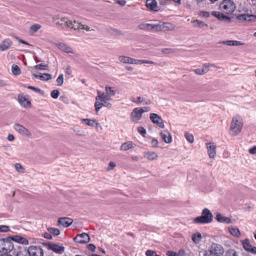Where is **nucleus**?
Here are the masks:
<instances>
[{
  "label": "nucleus",
  "instance_id": "63",
  "mask_svg": "<svg viewBox=\"0 0 256 256\" xmlns=\"http://www.w3.org/2000/svg\"><path fill=\"white\" fill-rule=\"evenodd\" d=\"M117 3L118 4H120V6H123L126 4V2L124 0H118L117 2Z\"/></svg>",
  "mask_w": 256,
  "mask_h": 256
},
{
  "label": "nucleus",
  "instance_id": "49",
  "mask_svg": "<svg viewBox=\"0 0 256 256\" xmlns=\"http://www.w3.org/2000/svg\"><path fill=\"white\" fill-rule=\"evenodd\" d=\"M60 92L57 90H54L51 92L50 96L54 98H57L59 96Z\"/></svg>",
  "mask_w": 256,
  "mask_h": 256
},
{
  "label": "nucleus",
  "instance_id": "15",
  "mask_svg": "<svg viewBox=\"0 0 256 256\" xmlns=\"http://www.w3.org/2000/svg\"><path fill=\"white\" fill-rule=\"evenodd\" d=\"M244 248L247 252L254 254H256V247L252 246L250 244L248 239L244 240L242 242Z\"/></svg>",
  "mask_w": 256,
  "mask_h": 256
},
{
  "label": "nucleus",
  "instance_id": "62",
  "mask_svg": "<svg viewBox=\"0 0 256 256\" xmlns=\"http://www.w3.org/2000/svg\"><path fill=\"white\" fill-rule=\"evenodd\" d=\"M177 254H178V256H184V250H180Z\"/></svg>",
  "mask_w": 256,
  "mask_h": 256
},
{
  "label": "nucleus",
  "instance_id": "44",
  "mask_svg": "<svg viewBox=\"0 0 256 256\" xmlns=\"http://www.w3.org/2000/svg\"><path fill=\"white\" fill-rule=\"evenodd\" d=\"M213 65L210 64H204L201 68L202 70L203 74L206 73L208 71V68L212 66Z\"/></svg>",
  "mask_w": 256,
  "mask_h": 256
},
{
  "label": "nucleus",
  "instance_id": "3",
  "mask_svg": "<svg viewBox=\"0 0 256 256\" xmlns=\"http://www.w3.org/2000/svg\"><path fill=\"white\" fill-rule=\"evenodd\" d=\"M212 220L213 216L211 212L208 208H204L202 211V215L194 218L193 222L199 224H209Z\"/></svg>",
  "mask_w": 256,
  "mask_h": 256
},
{
  "label": "nucleus",
  "instance_id": "6",
  "mask_svg": "<svg viewBox=\"0 0 256 256\" xmlns=\"http://www.w3.org/2000/svg\"><path fill=\"white\" fill-rule=\"evenodd\" d=\"M14 248V244L8 238H0V252L6 253L12 251Z\"/></svg>",
  "mask_w": 256,
  "mask_h": 256
},
{
  "label": "nucleus",
  "instance_id": "21",
  "mask_svg": "<svg viewBox=\"0 0 256 256\" xmlns=\"http://www.w3.org/2000/svg\"><path fill=\"white\" fill-rule=\"evenodd\" d=\"M32 76L36 78H39L40 80H43V81L48 80L52 78V75L50 74H46V73H44V74L39 73L38 74H32Z\"/></svg>",
  "mask_w": 256,
  "mask_h": 256
},
{
  "label": "nucleus",
  "instance_id": "7",
  "mask_svg": "<svg viewBox=\"0 0 256 256\" xmlns=\"http://www.w3.org/2000/svg\"><path fill=\"white\" fill-rule=\"evenodd\" d=\"M24 252L30 256H44V250L40 246H30Z\"/></svg>",
  "mask_w": 256,
  "mask_h": 256
},
{
  "label": "nucleus",
  "instance_id": "18",
  "mask_svg": "<svg viewBox=\"0 0 256 256\" xmlns=\"http://www.w3.org/2000/svg\"><path fill=\"white\" fill-rule=\"evenodd\" d=\"M72 219L69 218H60L58 219V224L64 228H67L72 224Z\"/></svg>",
  "mask_w": 256,
  "mask_h": 256
},
{
  "label": "nucleus",
  "instance_id": "22",
  "mask_svg": "<svg viewBox=\"0 0 256 256\" xmlns=\"http://www.w3.org/2000/svg\"><path fill=\"white\" fill-rule=\"evenodd\" d=\"M140 30L150 31L153 30H156V24H141L138 26Z\"/></svg>",
  "mask_w": 256,
  "mask_h": 256
},
{
  "label": "nucleus",
  "instance_id": "12",
  "mask_svg": "<svg viewBox=\"0 0 256 256\" xmlns=\"http://www.w3.org/2000/svg\"><path fill=\"white\" fill-rule=\"evenodd\" d=\"M237 18L242 22H254L256 20V15L250 14H240L236 16Z\"/></svg>",
  "mask_w": 256,
  "mask_h": 256
},
{
  "label": "nucleus",
  "instance_id": "36",
  "mask_svg": "<svg viewBox=\"0 0 256 256\" xmlns=\"http://www.w3.org/2000/svg\"><path fill=\"white\" fill-rule=\"evenodd\" d=\"M202 238V234L200 232H196L192 236V240L196 244H198L200 242Z\"/></svg>",
  "mask_w": 256,
  "mask_h": 256
},
{
  "label": "nucleus",
  "instance_id": "19",
  "mask_svg": "<svg viewBox=\"0 0 256 256\" xmlns=\"http://www.w3.org/2000/svg\"><path fill=\"white\" fill-rule=\"evenodd\" d=\"M18 100L20 104L24 108L30 107L31 106L30 102L22 94H20L18 95Z\"/></svg>",
  "mask_w": 256,
  "mask_h": 256
},
{
  "label": "nucleus",
  "instance_id": "30",
  "mask_svg": "<svg viewBox=\"0 0 256 256\" xmlns=\"http://www.w3.org/2000/svg\"><path fill=\"white\" fill-rule=\"evenodd\" d=\"M82 121L84 122L85 124L90 126L97 127L99 125V123L96 120L84 118L82 119Z\"/></svg>",
  "mask_w": 256,
  "mask_h": 256
},
{
  "label": "nucleus",
  "instance_id": "35",
  "mask_svg": "<svg viewBox=\"0 0 256 256\" xmlns=\"http://www.w3.org/2000/svg\"><path fill=\"white\" fill-rule=\"evenodd\" d=\"M118 59L120 62H123V63H126V64H132V62H133L132 58H130L128 56H120L118 58Z\"/></svg>",
  "mask_w": 256,
  "mask_h": 256
},
{
  "label": "nucleus",
  "instance_id": "46",
  "mask_svg": "<svg viewBox=\"0 0 256 256\" xmlns=\"http://www.w3.org/2000/svg\"><path fill=\"white\" fill-rule=\"evenodd\" d=\"M34 68L37 70H45L47 69L48 66L43 64H40L34 66Z\"/></svg>",
  "mask_w": 256,
  "mask_h": 256
},
{
  "label": "nucleus",
  "instance_id": "31",
  "mask_svg": "<svg viewBox=\"0 0 256 256\" xmlns=\"http://www.w3.org/2000/svg\"><path fill=\"white\" fill-rule=\"evenodd\" d=\"M131 100L132 102L136 104L144 102L143 104H150L152 103V102L150 100H149L146 101L145 99L140 96H138L136 98H132Z\"/></svg>",
  "mask_w": 256,
  "mask_h": 256
},
{
  "label": "nucleus",
  "instance_id": "52",
  "mask_svg": "<svg viewBox=\"0 0 256 256\" xmlns=\"http://www.w3.org/2000/svg\"><path fill=\"white\" fill-rule=\"evenodd\" d=\"M146 256H160L157 254L156 252L152 250H148L146 252Z\"/></svg>",
  "mask_w": 256,
  "mask_h": 256
},
{
  "label": "nucleus",
  "instance_id": "14",
  "mask_svg": "<svg viewBox=\"0 0 256 256\" xmlns=\"http://www.w3.org/2000/svg\"><path fill=\"white\" fill-rule=\"evenodd\" d=\"M142 109L140 108H135L131 114V120L132 122H137L140 120L144 111H142Z\"/></svg>",
  "mask_w": 256,
  "mask_h": 256
},
{
  "label": "nucleus",
  "instance_id": "41",
  "mask_svg": "<svg viewBox=\"0 0 256 256\" xmlns=\"http://www.w3.org/2000/svg\"><path fill=\"white\" fill-rule=\"evenodd\" d=\"M41 28V26L39 24H34L30 26V30L32 34H34L38 32Z\"/></svg>",
  "mask_w": 256,
  "mask_h": 256
},
{
  "label": "nucleus",
  "instance_id": "9",
  "mask_svg": "<svg viewBox=\"0 0 256 256\" xmlns=\"http://www.w3.org/2000/svg\"><path fill=\"white\" fill-rule=\"evenodd\" d=\"M150 118L154 124H156L160 128H164V124L163 120L158 114L155 113L150 114Z\"/></svg>",
  "mask_w": 256,
  "mask_h": 256
},
{
  "label": "nucleus",
  "instance_id": "59",
  "mask_svg": "<svg viewBox=\"0 0 256 256\" xmlns=\"http://www.w3.org/2000/svg\"><path fill=\"white\" fill-rule=\"evenodd\" d=\"M44 238H45L47 239H48V240H51L52 238V236L51 234L50 233H48V232H45L44 234Z\"/></svg>",
  "mask_w": 256,
  "mask_h": 256
},
{
  "label": "nucleus",
  "instance_id": "8",
  "mask_svg": "<svg viewBox=\"0 0 256 256\" xmlns=\"http://www.w3.org/2000/svg\"><path fill=\"white\" fill-rule=\"evenodd\" d=\"M174 28V26L170 22H160L156 24V30L166 31L172 30Z\"/></svg>",
  "mask_w": 256,
  "mask_h": 256
},
{
  "label": "nucleus",
  "instance_id": "10",
  "mask_svg": "<svg viewBox=\"0 0 256 256\" xmlns=\"http://www.w3.org/2000/svg\"><path fill=\"white\" fill-rule=\"evenodd\" d=\"M74 240L78 244H86L90 242V238L88 234L83 232L77 234Z\"/></svg>",
  "mask_w": 256,
  "mask_h": 256
},
{
  "label": "nucleus",
  "instance_id": "56",
  "mask_svg": "<svg viewBox=\"0 0 256 256\" xmlns=\"http://www.w3.org/2000/svg\"><path fill=\"white\" fill-rule=\"evenodd\" d=\"M168 256H178L177 254L173 251H168L166 253Z\"/></svg>",
  "mask_w": 256,
  "mask_h": 256
},
{
  "label": "nucleus",
  "instance_id": "45",
  "mask_svg": "<svg viewBox=\"0 0 256 256\" xmlns=\"http://www.w3.org/2000/svg\"><path fill=\"white\" fill-rule=\"evenodd\" d=\"M10 231V228L6 225H0V232H6Z\"/></svg>",
  "mask_w": 256,
  "mask_h": 256
},
{
  "label": "nucleus",
  "instance_id": "20",
  "mask_svg": "<svg viewBox=\"0 0 256 256\" xmlns=\"http://www.w3.org/2000/svg\"><path fill=\"white\" fill-rule=\"evenodd\" d=\"M108 100L103 102H96L94 104L95 110L96 112H98L102 106L110 108L112 107V104L108 102Z\"/></svg>",
  "mask_w": 256,
  "mask_h": 256
},
{
  "label": "nucleus",
  "instance_id": "37",
  "mask_svg": "<svg viewBox=\"0 0 256 256\" xmlns=\"http://www.w3.org/2000/svg\"><path fill=\"white\" fill-rule=\"evenodd\" d=\"M229 232L233 236L236 237H239V236L240 235V230L237 228H229Z\"/></svg>",
  "mask_w": 256,
  "mask_h": 256
},
{
  "label": "nucleus",
  "instance_id": "38",
  "mask_svg": "<svg viewBox=\"0 0 256 256\" xmlns=\"http://www.w3.org/2000/svg\"><path fill=\"white\" fill-rule=\"evenodd\" d=\"M12 71L14 75L18 76L20 74V69L18 66L16 64H12Z\"/></svg>",
  "mask_w": 256,
  "mask_h": 256
},
{
  "label": "nucleus",
  "instance_id": "47",
  "mask_svg": "<svg viewBox=\"0 0 256 256\" xmlns=\"http://www.w3.org/2000/svg\"><path fill=\"white\" fill-rule=\"evenodd\" d=\"M16 170L19 172L23 173L24 172V168L20 164H14Z\"/></svg>",
  "mask_w": 256,
  "mask_h": 256
},
{
  "label": "nucleus",
  "instance_id": "24",
  "mask_svg": "<svg viewBox=\"0 0 256 256\" xmlns=\"http://www.w3.org/2000/svg\"><path fill=\"white\" fill-rule=\"evenodd\" d=\"M57 47L64 52L68 54H74L72 48L68 46L67 44L64 43H60L57 44Z\"/></svg>",
  "mask_w": 256,
  "mask_h": 256
},
{
  "label": "nucleus",
  "instance_id": "34",
  "mask_svg": "<svg viewBox=\"0 0 256 256\" xmlns=\"http://www.w3.org/2000/svg\"><path fill=\"white\" fill-rule=\"evenodd\" d=\"M144 156L146 158L150 160H156L158 158V154L153 152H148L145 154Z\"/></svg>",
  "mask_w": 256,
  "mask_h": 256
},
{
  "label": "nucleus",
  "instance_id": "28",
  "mask_svg": "<svg viewBox=\"0 0 256 256\" xmlns=\"http://www.w3.org/2000/svg\"><path fill=\"white\" fill-rule=\"evenodd\" d=\"M12 41L9 39H6L3 40L0 44V50L2 51H4L8 49L12 45Z\"/></svg>",
  "mask_w": 256,
  "mask_h": 256
},
{
  "label": "nucleus",
  "instance_id": "48",
  "mask_svg": "<svg viewBox=\"0 0 256 256\" xmlns=\"http://www.w3.org/2000/svg\"><path fill=\"white\" fill-rule=\"evenodd\" d=\"M48 230L51 234L56 236H58L60 234L59 230L56 228H49Z\"/></svg>",
  "mask_w": 256,
  "mask_h": 256
},
{
  "label": "nucleus",
  "instance_id": "39",
  "mask_svg": "<svg viewBox=\"0 0 256 256\" xmlns=\"http://www.w3.org/2000/svg\"><path fill=\"white\" fill-rule=\"evenodd\" d=\"M106 94L110 95V96H113L116 94V90L114 88L106 86Z\"/></svg>",
  "mask_w": 256,
  "mask_h": 256
},
{
  "label": "nucleus",
  "instance_id": "26",
  "mask_svg": "<svg viewBox=\"0 0 256 256\" xmlns=\"http://www.w3.org/2000/svg\"><path fill=\"white\" fill-rule=\"evenodd\" d=\"M146 6L148 8L152 10H158L157 2L154 0H147L146 2Z\"/></svg>",
  "mask_w": 256,
  "mask_h": 256
},
{
  "label": "nucleus",
  "instance_id": "60",
  "mask_svg": "<svg viewBox=\"0 0 256 256\" xmlns=\"http://www.w3.org/2000/svg\"><path fill=\"white\" fill-rule=\"evenodd\" d=\"M194 71L196 72V74L200 75L203 74L202 70H201L200 68H198L194 70Z\"/></svg>",
  "mask_w": 256,
  "mask_h": 256
},
{
  "label": "nucleus",
  "instance_id": "43",
  "mask_svg": "<svg viewBox=\"0 0 256 256\" xmlns=\"http://www.w3.org/2000/svg\"><path fill=\"white\" fill-rule=\"evenodd\" d=\"M184 136L186 140L190 143H192L194 141V136L188 132H185Z\"/></svg>",
  "mask_w": 256,
  "mask_h": 256
},
{
  "label": "nucleus",
  "instance_id": "40",
  "mask_svg": "<svg viewBox=\"0 0 256 256\" xmlns=\"http://www.w3.org/2000/svg\"><path fill=\"white\" fill-rule=\"evenodd\" d=\"M192 22L195 24V26H197L200 28H204L205 26L208 27L207 24L204 22L199 20H194Z\"/></svg>",
  "mask_w": 256,
  "mask_h": 256
},
{
  "label": "nucleus",
  "instance_id": "4",
  "mask_svg": "<svg viewBox=\"0 0 256 256\" xmlns=\"http://www.w3.org/2000/svg\"><path fill=\"white\" fill-rule=\"evenodd\" d=\"M242 124V120L240 116H236L233 118L230 128L233 135L236 136L240 132Z\"/></svg>",
  "mask_w": 256,
  "mask_h": 256
},
{
  "label": "nucleus",
  "instance_id": "55",
  "mask_svg": "<svg viewBox=\"0 0 256 256\" xmlns=\"http://www.w3.org/2000/svg\"><path fill=\"white\" fill-rule=\"evenodd\" d=\"M162 52L166 54H170L173 52V50L171 48H163Z\"/></svg>",
  "mask_w": 256,
  "mask_h": 256
},
{
  "label": "nucleus",
  "instance_id": "33",
  "mask_svg": "<svg viewBox=\"0 0 256 256\" xmlns=\"http://www.w3.org/2000/svg\"><path fill=\"white\" fill-rule=\"evenodd\" d=\"M134 147V144L132 142H128L124 143L120 146V150L126 151Z\"/></svg>",
  "mask_w": 256,
  "mask_h": 256
},
{
  "label": "nucleus",
  "instance_id": "61",
  "mask_svg": "<svg viewBox=\"0 0 256 256\" xmlns=\"http://www.w3.org/2000/svg\"><path fill=\"white\" fill-rule=\"evenodd\" d=\"M115 166H116V164L114 162H110L109 163V168H108V170H112L113 168H114Z\"/></svg>",
  "mask_w": 256,
  "mask_h": 256
},
{
  "label": "nucleus",
  "instance_id": "13",
  "mask_svg": "<svg viewBox=\"0 0 256 256\" xmlns=\"http://www.w3.org/2000/svg\"><path fill=\"white\" fill-rule=\"evenodd\" d=\"M48 248L59 254L63 253L64 251V246L62 245L56 244L49 243L48 244Z\"/></svg>",
  "mask_w": 256,
  "mask_h": 256
},
{
  "label": "nucleus",
  "instance_id": "29",
  "mask_svg": "<svg viewBox=\"0 0 256 256\" xmlns=\"http://www.w3.org/2000/svg\"><path fill=\"white\" fill-rule=\"evenodd\" d=\"M218 44H226V45L230 46H238L242 45L243 44L240 41L230 40H226V41H222V42H219Z\"/></svg>",
  "mask_w": 256,
  "mask_h": 256
},
{
  "label": "nucleus",
  "instance_id": "2",
  "mask_svg": "<svg viewBox=\"0 0 256 256\" xmlns=\"http://www.w3.org/2000/svg\"><path fill=\"white\" fill-rule=\"evenodd\" d=\"M224 253V249L222 245L212 243L208 249L204 250L203 256H222Z\"/></svg>",
  "mask_w": 256,
  "mask_h": 256
},
{
  "label": "nucleus",
  "instance_id": "27",
  "mask_svg": "<svg viewBox=\"0 0 256 256\" xmlns=\"http://www.w3.org/2000/svg\"><path fill=\"white\" fill-rule=\"evenodd\" d=\"M216 219L217 221L220 222H224L226 224H230L232 222L230 218L225 217L220 214H217L216 216Z\"/></svg>",
  "mask_w": 256,
  "mask_h": 256
},
{
  "label": "nucleus",
  "instance_id": "51",
  "mask_svg": "<svg viewBox=\"0 0 256 256\" xmlns=\"http://www.w3.org/2000/svg\"><path fill=\"white\" fill-rule=\"evenodd\" d=\"M137 130H138V132L141 134L143 136H144L146 134V130L144 128L142 127V126H139L138 128H137Z\"/></svg>",
  "mask_w": 256,
  "mask_h": 256
},
{
  "label": "nucleus",
  "instance_id": "32",
  "mask_svg": "<svg viewBox=\"0 0 256 256\" xmlns=\"http://www.w3.org/2000/svg\"><path fill=\"white\" fill-rule=\"evenodd\" d=\"M12 240L15 242L22 244L27 245L28 244V241L26 238L20 236H16Z\"/></svg>",
  "mask_w": 256,
  "mask_h": 256
},
{
  "label": "nucleus",
  "instance_id": "58",
  "mask_svg": "<svg viewBox=\"0 0 256 256\" xmlns=\"http://www.w3.org/2000/svg\"><path fill=\"white\" fill-rule=\"evenodd\" d=\"M88 248L90 251H94L96 249V246L93 244H89L87 246Z\"/></svg>",
  "mask_w": 256,
  "mask_h": 256
},
{
  "label": "nucleus",
  "instance_id": "5",
  "mask_svg": "<svg viewBox=\"0 0 256 256\" xmlns=\"http://www.w3.org/2000/svg\"><path fill=\"white\" fill-rule=\"evenodd\" d=\"M220 9L223 12L230 14L235 10L236 4L231 0H224L220 4Z\"/></svg>",
  "mask_w": 256,
  "mask_h": 256
},
{
  "label": "nucleus",
  "instance_id": "53",
  "mask_svg": "<svg viewBox=\"0 0 256 256\" xmlns=\"http://www.w3.org/2000/svg\"><path fill=\"white\" fill-rule=\"evenodd\" d=\"M158 142L156 138H152L150 142V144L152 147L156 148L158 146Z\"/></svg>",
  "mask_w": 256,
  "mask_h": 256
},
{
  "label": "nucleus",
  "instance_id": "11",
  "mask_svg": "<svg viewBox=\"0 0 256 256\" xmlns=\"http://www.w3.org/2000/svg\"><path fill=\"white\" fill-rule=\"evenodd\" d=\"M14 128L22 136L30 137L31 136L30 132L25 127L20 124H15Z\"/></svg>",
  "mask_w": 256,
  "mask_h": 256
},
{
  "label": "nucleus",
  "instance_id": "16",
  "mask_svg": "<svg viewBox=\"0 0 256 256\" xmlns=\"http://www.w3.org/2000/svg\"><path fill=\"white\" fill-rule=\"evenodd\" d=\"M98 96L96 97V102H103L112 100L110 96L102 92L100 90L97 91Z\"/></svg>",
  "mask_w": 256,
  "mask_h": 256
},
{
  "label": "nucleus",
  "instance_id": "17",
  "mask_svg": "<svg viewBox=\"0 0 256 256\" xmlns=\"http://www.w3.org/2000/svg\"><path fill=\"white\" fill-rule=\"evenodd\" d=\"M208 153L210 158H214L216 154V146L214 143H207Z\"/></svg>",
  "mask_w": 256,
  "mask_h": 256
},
{
  "label": "nucleus",
  "instance_id": "25",
  "mask_svg": "<svg viewBox=\"0 0 256 256\" xmlns=\"http://www.w3.org/2000/svg\"><path fill=\"white\" fill-rule=\"evenodd\" d=\"M211 14L212 16L220 20H228L229 21L230 20V19L228 16L224 15L223 14L220 12H212Z\"/></svg>",
  "mask_w": 256,
  "mask_h": 256
},
{
  "label": "nucleus",
  "instance_id": "64",
  "mask_svg": "<svg viewBox=\"0 0 256 256\" xmlns=\"http://www.w3.org/2000/svg\"><path fill=\"white\" fill-rule=\"evenodd\" d=\"M65 72L68 75H70L71 74V70L70 66L66 68Z\"/></svg>",
  "mask_w": 256,
  "mask_h": 256
},
{
  "label": "nucleus",
  "instance_id": "23",
  "mask_svg": "<svg viewBox=\"0 0 256 256\" xmlns=\"http://www.w3.org/2000/svg\"><path fill=\"white\" fill-rule=\"evenodd\" d=\"M160 136L165 142L168 144L172 142V136L168 130H164L160 132Z\"/></svg>",
  "mask_w": 256,
  "mask_h": 256
},
{
  "label": "nucleus",
  "instance_id": "54",
  "mask_svg": "<svg viewBox=\"0 0 256 256\" xmlns=\"http://www.w3.org/2000/svg\"><path fill=\"white\" fill-rule=\"evenodd\" d=\"M26 88H28V89L33 90H34V91H35L36 92H41V90L39 88H38L34 87V86H26Z\"/></svg>",
  "mask_w": 256,
  "mask_h": 256
},
{
  "label": "nucleus",
  "instance_id": "42",
  "mask_svg": "<svg viewBox=\"0 0 256 256\" xmlns=\"http://www.w3.org/2000/svg\"><path fill=\"white\" fill-rule=\"evenodd\" d=\"M224 256H238V254L234 250L230 249L226 252Z\"/></svg>",
  "mask_w": 256,
  "mask_h": 256
},
{
  "label": "nucleus",
  "instance_id": "57",
  "mask_svg": "<svg viewBox=\"0 0 256 256\" xmlns=\"http://www.w3.org/2000/svg\"><path fill=\"white\" fill-rule=\"evenodd\" d=\"M248 152H250V154H256V146H254L253 148H250L248 150Z\"/></svg>",
  "mask_w": 256,
  "mask_h": 256
},
{
  "label": "nucleus",
  "instance_id": "1",
  "mask_svg": "<svg viewBox=\"0 0 256 256\" xmlns=\"http://www.w3.org/2000/svg\"><path fill=\"white\" fill-rule=\"evenodd\" d=\"M59 25H64L68 28H73L80 32L85 30L86 32H90L92 30L89 26L82 22L76 20H72L67 18H62L57 22Z\"/></svg>",
  "mask_w": 256,
  "mask_h": 256
},
{
  "label": "nucleus",
  "instance_id": "50",
  "mask_svg": "<svg viewBox=\"0 0 256 256\" xmlns=\"http://www.w3.org/2000/svg\"><path fill=\"white\" fill-rule=\"evenodd\" d=\"M57 84L58 86H60L64 82V76L63 74H60L58 78L56 79Z\"/></svg>",
  "mask_w": 256,
  "mask_h": 256
}]
</instances>
